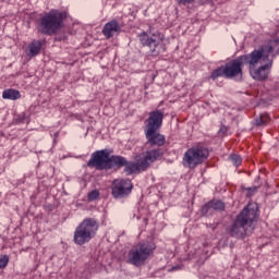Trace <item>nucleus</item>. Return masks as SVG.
Returning <instances> with one entry per match:
<instances>
[{
	"instance_id": "nucleus-1",
	"label": "nucleus",
	"mask_w": 279,
	"mask_h": 279,
	"mask_svg": "<svg viewBox=\"0 0 279 279\" xmlns=\"http://www.w3.org/2000/svg\"><path fill=\"white\" fill-rule=\"evenodd\" d=\"M163 119L165 112L161 110H155L148 113V119L145 121L146 145L156 148L147 149L135 156V161H128L125 157L119 155L110 156L108 149H101L92 154L90 159L87 161V167H89V169H96V171H110V169L119 171V169H123L124 167V171L128 175L147 171L154 162H157V160H160L161 156H165V150L160 147L167 143V138L158 132V130L162 128Z\"/></svg>"
},
{
	"instance_id": "nucleus-2",
	"label": "nucleus",
	"mask_w": 279,
	"mask_h": 279,
	"mask_svg": "<svg viewBox=\"0 0 279 279\" xmlns=\"http://www.w3.org/2000/svg\"><path fill=\"white\" fill-rule=\"evenodd\" d=\"M276 49H279L278 38L269 40L267 45L248 53V61L253 60V63H246V65L248 66L251 77L255 82H266V80H269V73H271V68L274 66V58L269 59V56Z\"/></svg>"
},
{
	"instance_id": "nucleus-3",
	"label": "nucleus",
	"mask_w": 279,
	"mask_h": 279,
	"mask_svg": "<svg viewBox=\"0 0 279 279\" xmlns=\"http://www.w3.org/2000/svg\"><path fill=\"white\" fill-rule=\"evenodd\" d=\"M248 53L242 54L231 61H228L225 65H220L219 68L215 69L209 80L215 82L218 77H226V80H234V77H243V65L244 64H254V59L248 61Z\"/></svg>"
},
{
	"instance_id": "nucleus-4",
	"label": "nucleus",
	"mask_w": 279,
	"mask_h": 279,
	"mask_svg": "<svg viewBox=\"0 0 279 279\" xmlns=\"http://www.w3.org/2000/svg\"><path fill=\"white\" fill-rule=\"evenodd\" d=\"M64 19H66V13L59 10H51L39 19L37 31L44 36H56L61 27H64Z\"/></svg>"
},
{
	"instance_id": "nucleus-5",
	"label": "nucleus",
	"mask_w": 279,
	"mask_h": 279,
	"mask_svg": "<svg viewBox=\"0 0 279 279\" xmlns=\"http://www.w3.org/2000/svg\"><path fill=\"white\" fill-rule=\"evenodd\" d=\"M140 43L143 47H147L149 56L153 58H158L159 54L167 51V46L165 45V35L160 32L155 31L149 27L147 32L138 34Z\"/></svg>"
},
{
	"instance_id": "nucleus-6",
	"label": "nucleus",
	"mask_w": 279,
	"mask_h": 279,
	"mask_svg": "<svg viewBox=\"0 0 279 279\" xmlns=\"http://www.w3.org/2000/svg\"><path fill=\"white\" fill-rule=\"evenodd\" d=\"M156 252V243L138 242L129 251L128 263L134 267H143Z\"/></svg>"
},
{
	"instance_id": "nucleus-7",
	"label": "nucleus",
	"mask_w": 279,
	"mask_h": 279,
	"mask_svg": "<svg viewBox=\"0 0 279 279\" xmlns=\"http://www.w3.org/2000/svg\"><path fill=\"white\" fill-rule=\"evenodd\" d=\"M97 230H99V222L94 218H86L76 227L73 242L75 245H86L92 239H95Z\"/></svg>"
},
{
	"instance_id": "nucleus-8",
	"label": "nucleus",
	"mask_w": 279,
	"mask_h": 279,
	"mask_svg": "<svg viewBox=\"0 0 279 279\" xmlns=\"http://www.w3.org/2000/svg\"><path fill=\"white\" fill-rule=\"evenodd\" d=\"M209 156L210 151L205 146L196 145L185 151L183 165L187 167V169H195L199 167V165H204Z\"/></svg>"
},
{
	"instance_id": "nucleus-9",
	"label": "nucleus",
	"mask_w": 279,
	"mask_h": 279,
	"mask_svg": "<svg viewBox=\"0 0 279 279\" xmlns=\"http://www.w3.org/2000/svg\"><path fill=\"white\" fill-rule=\"evenodd\" d=\"M258 205L248 204L236 216V219L254 232L256 223H258Z\"/></svg>"
},
{
	"instance_id": "nucleus-10",
	"label": "nucleus",
	"mask_w": 279,
	"mask_h": 279,
	"mask_svg": "<svg viewBox=\"0 0 279 279\" xmlns=\"http://www.w3.org/2000/svg\"><path fill=\"white\" fill-rule=\"evenodd\" d=\"M134 185L130 179H116L111 184V195L114 199H123L132 193Z\"/></svg>"
},
{
	"instance_id": "nucleus-11",
	"label": "nucleus",
	"mask_w": 279,
	"mask_h": 279,
	"mask_svg": "<svg viewBox=\"0 0 279 279\" xmlns=\"http://www.w3.org/2000/svg\"><path fill=\"white\" fill-rule=\"evenodd\" d=\"M227 232L234 239H245V236H250L253 231L243 225L240 219L235 218L232 225L227 229Z\"/></svg>"
},
{
	"instance_id": "nucleus-12",
	"label": "nucleus",
	"mask_w": 279,
	"mask_h": 279,
	"mask_svg": "<svg viewBox=\"0 0 279 279\" xmlns=\"http://www.w3.org/2000/svg\"><path fill=\"white\" fill-rule=\"evenodd\" d=\"M226 210V203L220 199H213L206 203L202 208H201V215L203 217H208L213 215V213H223Z\"/></svg>"
},
{
	"instance_id": "nucleus-13",
	"label": "nucleus",
	"mask_w": 279,
	"mask_h": 279,
	"mask_svg": "<svg viewBox=\"0 0 279 279\" xmlns=\"http://www.w3.org/2000/svg\"><path fill=\"white\" fill-rule=\"evenodd\" d=\"M102 34L107 40L121 34V24L117 20H111L102 27Z\"/></svg>"
},
{
	"instance_id": "nucleus-14",
	"label": "nucleus",
	"mask_w": 279,
	"mask_h": 279,
	"mask_svg": "<svg viewBox=\"0 0 279 279\" xmlns=\"http://www.w3.org/2000/svg\"><path fill=\"white\" fill-rule=\"evenodd\" d=\"M43 49V40H37L34 39L29 45H28V56L31 58H35V56H38L40 53V50Z\"/></svg>"
},
{
	"instance_id": "nucleus-15",
	"label": "nucleus",
	"mask_w": 279,
	"mask_h": 279,
	"mask_svg": "<svg viewBox=\"0 0 279 279\" xmlns=\"http://www.w3.org/2000/svg\"><path fill=\"white\" fill-rule=\"evenodd\" d=\"M2 97L4 99H10L11 101H16V99H21V92L17 89H4L2 93Z\"/></svg>"
},
{
	"instance_id": "nucleus-16",
	"label": "nucleus",
	"mask_w": 279,
	"mask_h": 279,
	"mask_svg": "<svg viewBox=\"0 0 279 279\" xmlns=\"http://www.w3.org/2000/svg\"><path fill=\"white\" fill-rule=\"evenodd\" d=\"M269 124V114L262 113L258 118L255 119V125L257 128H265V125Z\"/></svg>"
},
{
	"instance_id": "nucleus-17",
	"label": "nucleus",
	"mask_w": 279,
	"mask_h": 279,
	"mask_svg": "<svg viewBox=\"0 0 279 279\" xmlns=\"http://www.w3.org/2000/svg\"><path fill=\"white\" fill-rule=\"evenodd\" d=\"M230 160L234 165V167H241V165L243 163V158H241V156L236 154L230 155Z\"/></svg>"
},
{
	"instance_id": "nucleus-18",
	"label": "nucleus",
	"mask_w": 279,
	"mask_h": 279,
	"mask_svg": "<svg viewBox=\"0 0 279 279\" xmlns=\"http://www.w3.org/2000/svg\"><path fill=\"white\" fill-rule=\"evenodd\" d=\"M8 263H10V256L1 255L0 256V269H5L8 267Z\"/></svg>"
},
{
	"instance_id": "nucleus-19",
	"label": "nucleus",
	"mask_w": 279,
	"mask_h": 279,
	"mask_svg": "<svg viewBox=\"0 0 279 279\" xmlns=\"http://www.w3.org/2000/svg\"><path fill=\"white\" fill-rule=\"evenodd\" d=\"M88 202H95V199H99V191L93 190L87 194Z\"/></svg>"
},
{
	"instance_id": "nucleus-20",
	"label": "nucleus",
	"mask_w": 279,
	"mask_h": 279,
	"mask_svg": "<svg viewBox=\"0 0 279 279\" xmlns=\"http://www.w3.org/2000/svg\"><path fill=\"white\" fill-rule=\"evenodd\" d=\"M179 5H189L191 3H195V0H177Z\"/></svg>"
},
{
	"instance_id": "nucleus-21",
	"label": "nucleus",
	"mask_w": 279,
	"mask_h": 279,
	"mask_svg": "<svg viewBox=\"0 0 279 279\" xmlns=\"http://www.w3.org/2000/svg\"><path fill=\"white\" fill-rule=\"evenodd\" d=\"M257 191H258L257 187H248V189H247L246 197H252V194H253V193H256Z\"/></svg>"
},
{
	"instance_id": "nucleus-22",
	"label": "nucleus",
	"mask_w": 279,
	"mask_h": 279,
	"mask_svg": "<svg viewBox=\"0 0 279 279\" xmlns=\"http://www.w3.org/2000/svg\"><path fill=\"white\" fill-rule=\"evenodd\" d=\"M218 134L226 136V134H228V128L226 125L221 126Z\"/></svg>"
}]
</instances>
